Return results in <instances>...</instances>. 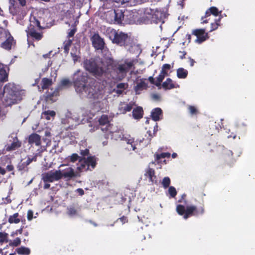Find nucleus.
Masks as SVG:
<instances>
[{
    "label": "nucleus",
    "mask_w": 255,
    "mask_h": 255,
    "mask_svg": "<svg viewBox=\"0 0 255 255\" xmlns=\"http://www.w3.org/2000/svg\"><path fill=\"white\" fill-rule=\"evenodd\" d=\"M61 179L60 170L51 171L44 174L42 179L44 182H53Z\"/></svg>",
    "instance_id": "1a4fd4ad"
},
{
    "label": "nucleus",
    "mask_w": 255,
    "mask_h": 255,
    "mask_svg": "<svg viewBox=\"0 0 255 255\" xmlns=\"http://www.w3.org/2000/svg\"><path fill=\"white\" fill-rule=\"evenodd\" d=\"M189 61L190 62V65L192 67L194 66V64L195 62V60L191 58V57H189Z\"/></svg>",
    "instance_id": "e2e57ef3"
},
{
    "label": "nucleus",
    "mask_w": 255,
    "mask_h": 255,
    "mask_svg": "<svg viewBox=\"0 0 255 255\" xmlns=\"http://www.w3.org/2000/svg\"><path fill=\"white\" fill-rule=\"evenodd\" d=\"M27 35L30 36L33 40L39 41L43 37L42 33L38 32L36 31L34 26L30 24L26 30Z\"/></svg>",
    "instance_id": "4468645a"
},
{
    "label": "nucleus",
    "mask_w": 255,
    "mask_h": 255,
    "mask_svg": "<svg viewBox=\"0 0 255 255\" xmlns=\"http://www.w3.org/2000/svg\"><path fill=\"white\" fill-rule=\"evenodd\" d=\"M77 192L79 194V195L82 196L84 194V191L82 188H78L77 189Z\"/></svg>",
    "instance_id": "13d9d810"
},
{
    "label": "nucleus",
    "mask_w": 255,
    "mask_h": 255,
    "mask_svg": "<svg viewBox=\"0 0 255 255\" xmlns=\"http://www.w3.org/2000/svg\"><path fill=\"white\" fill-rule=\"evenodd\" d=\"M15 252L19 255H29L31 251L28 248L22 246L16 249Z\"/></svg>",
    "instance_id": "bb28decb"
},
{
    "label": "nucleus",
    "mask_w": 255,
    "mask_h": 255,
    "mask_svg": "<svg viewBox=\"0 0 255 255\" xmlns=\"http://www.w3.org/2000/svg\"><path fill=\"white\" fill-rule=\"evenodd\" d=\"M28 142L29 144L34 143L37 146L41 144V137L37 133H32L28 138Z\"/></svg>",
    "instance_id": "aec40b11"
},
{
    "label": "nucleus",
    "mask_w": 255,
    "mask_h": 255,
    "mask_svg": "<svg viewBox=\"0 0 255 255\" xmlns=\"http://www.w3.org/2000/svg\"><path fill=\"white\" fill-rule=\"evenodd\" d=\"M67 214L69 216H75L77 214V211L74 207L70 206L67 208Z\"/></svg>",
    "instance_id": "79ce46f5"
},
{
    "label": "nucleus",
    "mask_w": 255,
    "mask_h": 255,
    "mask_svg": "<svg viewBox=\"0 0 255 255\" xmlns=\"http://www.w3.org/2000/svg\"><path fill=\"white\" fill-rule=\"evenodd\" d=\"M147 87V84L145 82L141 81L136 85L135 88V90L136 91H137L146 89Z\"/></svg>",
    "instance_id": "f704fd0d"
},
{
    "label": "nucleus",
    "mask_w": 255,
    "mask_h": 255,
    "mask_svg": "<svg viewBox=\"0 0 255 255\" xmlns=\"http://www.w3.org/2000/svg\"><path fill=\"white\" fill-rule=\"evenodd\" d=\"M6 169L8 171H12L13 169H14V167L11 164H9V165H7L6 166Z\"/></svg>",
    "instance_id": "052dcab7"
},
{
    "label": "nucleus",
    "mask_w": 255,
    "mask_h": 255,
    "mask_svg": "<svg viewBox=\"0 0 255 255\" xmlns=\"http://www.w3.org/2000/svg\"><path fill=\"white\" fill-rule=\"evenodd\" d=\"M37 160V154H35L32 157L30 158L28 157L26 161L24 162L25 163V165L27 166L29 165L32 161H36Z\"/></svg>",
    "instance_id": "49530a36"
},
{
    "label": "nucleus",
    "mask_w": 255,
    "mask_h": 255,
    "mask_svg": "<svg viewBox=\"0 0 255 255\" xmlns=\"http://www.w3.org/2000/svg\"><path fill=\"white\" fill-rule=\"evenodd\" d=\"M132 116L134 119H140L143 117V111L141 107H137L134 109L132 112Z\"/></svg>",
    "instance_id": "393cba45"
},
{
    "label": "nucleus",
    "mask_w": 255,
    "mask_h": 255,
    "mask_svg": "<svg viewBox=\"0 0 255 255\" xmlns=\"http://www.w3.org/2000/svg\"><path fill=\"white\" fill-rule=\"evenodd\" d=\"M90 78L88 73L80 70H77L73 75V83L76 91L81 92L88 84Z\"/></svg>",
    "instance_id": "20e7f679"
},
{
    "label": "nucleus",
    "mask_w": 255,
    "mask_h": 255,
    "mask_svg": "<svg viewBox=\"0 0 255 255\" xmlns=\"http://www.w3.org/2000/svg\"><path fill=\"white\" fill-rule=\"evenodd\" d=\"M133 104L131 103H129L126 104L125 106L121 107L120 108V110L121 111V113L123 114H125L127 112L130 111L132 109Z\"/></svg>",
    "instance_id": "2f4dec72"
},
{
    "label": "nucleus",
    "mask_w": 255,
    "mask_h": 255,
    "mask_svg": "<svg viewBox=\"0 0 255 255\" xmlns=\"http://www.w3.org/2000/svg\"><path fill=\"white\" fill-rule=\"evenodd\" d=\"M145 176L149 178V181L152 183H156V176L155 175V172L154 170L151 168H148L145 171Z\"/></svg>",
    "instance_id": "412c9836"
},
{
    "label": "nucleus",
    "mask_w": 255,
    "mask_h": 255,
    "mask_svg": "<svg viewBox=\"0 0 255 255\" xmlns=\"http://www.w3.org/2000/svg\"><path fill=\"white\" fill-rule=\"evenodd\" d=\"M21 243V240L19 238H16L13 241H10L9 245L11 247H17Z\"/></svg>",
    "instance_id": "37998d69"
},
{
    "label": "nucleus",
    "mask_w": 255,
    "mask_h": 255,
    "mask_svg": "<svg viewBox=\"0 0 255 255\" xmlns=\"http://www.w3.org/2000/svg\"><path fill=\"white\" fill-rule=\"evenodd\" d=\"M162 114V110L160 108H156L152 110L151 113V117L154 121L156 122L160 120V116Z\"/></svg>",
    "instance_id": "4be33fe9"
},
{
    "label": "nucleus",
    "mask_w": 255,
    "mask_h": 255,
    "mask_svg": "<svg viewBox=\"0 0 255 255\" xmlns=\"http://www.w3.org/2000/svg\"><path fill=\"white\" fill-rule=\"evenodd\" d=\"M33 212L32 210H29L27 212V218L29 221L33 219Z\"/></svg>",
    "instance_id": "864d4df0"
},
{
    "label": "nucleus",
    "mask_w": 255,
    "mask_h": 255,
    "mask_svg": "<svg viewBox=\"0 0 255 255\" xmlns=\"http://www.w3.org/2000/svg\"><path fill=\"white\" fill-rule=\"evenodd\" d=\"M112 64V59L104 60L99 56L86 59L83 62L85 70L98 79L106 76L110 72Z\"/></svg>",
    "instance_id": "f257e3e1"
},
{
    "label": "nucleus",
    "mask_w": 255,
    "mask_h": 255,
    "mask_svg": "<svg viewBox=\"0 0 255 255\" xmlns=\"http://www.w3.org/2000/svg\"><path fill=\"white\" fill-rule=\"evenodd\" d=\"M99 125L104 126H106L105 128H101V130L105 132L104 136L105 138L108 139L109 135L111 134H116L117 132H114L110 129L111 124L109 119V117L106 115H102L98 120Z\"/></svg>",
    "instance_id": "423d86ee"
},
{
    "label": "nucleus",
    "mask_w": 255,
    "mask_h": 255,
    "mask_svg": "<svg viewBox=\"0 0 255 255\" xmlns=\"http://www.w3.org/2000/svg\"><path fill=\"white\" fill-rule=\"evenodd\" d=\"M188 73V71L183 68H179L177 70V76L179 79L186 78Z\"/></svg>",
    "instance_id": "7c9ffc66"
},
{
    "label": "nucleus",
    "mask_w": 255,
    "mask_h": 255,
    "mask_svg": "<svg viewBox=\"0 0 255 255\" xmlns=\"http://www.w3.org/2000/svg\"><path fill=\"white\" fill-rule=\"evenodd\" d=\"M75 32H76L75 29H71L70 32L68 33V36L69 37H73L74 36V35L75 34Z\"/></svg>",
    "instance_id": "5fc2aeb1"
},
{
    "label": "nucleus",
    "mask_w": 255,
    "mask_h": 255,
    "mask_svg": "<svg viewBox=\"0 0 255 255\" xmlns=\"http://www.w3.org/2000/svg\"><path fill=\"white\" fill-rule=\"evenodd\" d=\"M60 174L61 179L64 178L66 180H70L77 176L74 169L71 167H68L62 171L60 170Z\"/></svg>",
    "instance_id": "2eb2a0df"
},
{
    "label": "nucleus",
    "mask_w": 255,
    "mask_h": 255,
    "mask_svg": "<svg viewBox=\"0 0 255 255\" xmlns=\"http://www.w3.org/2000/svg\"><path fill=\"white\" fill-rule=\"evenodd\" d=\"M111 14L114 17L115 22L118 24L122 23L124 18V14L122 10L115 9Z\"/></svg>",
    "instance_id": "a211bd4d"
},
{
    "label": "nucleus",
    "mask_w": 255,
    "mask_h": 255,
    "mask_svg": "<svg viewBox=\"0 0 255 255\" xmlns=\"http://www.w3.org/2000/svg\"><path fill=\"white\" fill-rule=\"evenodd\" d=\"M6 35V39L4 42L1 43L0 46L5 50H10L12 47H15L16 41L9 32H8Z\"/></svg>",
    "instance_id": "ddd939ff"
},
{
    "label": "nucleus",
    "mask_w": 255,
    "mask_h": 255,
    "mask_svg": "<svg viewBox=\"0 0 255 255\" xmlns=\"http://www.w3.org/2000/svg\"><path fill=\"white\" fill-rule=\"evenodd\" d=\"M148 80L152 84H155L156 82H155V81H154V78H153V77L152 76H150L148 78Z\"/></svg>",
    "instance_id": "0e129e2a"
},
{
    "label": "nucleus",
    "mask_w": 255,
    "mask_h": 255,
    "mask_svg": "<svg viewBox=\"0 0 255 255\" xmlns=\"http://www.w3.org/2000/svg\"><path fill=\"white\" fill-rule=\"evenodd\" d=\"M166 76V75L160 72L159 75L157 77V80L155 85L156 86H159Z\"/></svg>",
    "instance_id": "a19ab883"
},
{
    "label": "nucleus",
    "mask_w": 255,
    "mask_h": 255,
    "mask_svg": "<svg viewBox=\"0 0 255 255\" xmlns=\"http://www.w3.org/2000/svg\"><path fill=\"white\" fill-rule=\"evenodd\" d=\"M0 173L2 175H4L5 173V170L4 168L0 166Z\"/></svg>",
    "instance_id": "338daca9"
},
{
    "label": "nucleus",
    "mask_w": 255,
    "mask_h": 255,
    "mask_svg": "<svg viewBox=\"0 0 255 255\" xmlns=\"http://www.w3.org/2000/svg\"><path fill=\"white\" fill-rule=\"evenodd\" d=\"M53 95H54V93H46V100L48 101L49 100H50L51 98L52 97H53Z\"/></svg>",
    "instance_id": "4d7b16f0"
},
{
    "label": "nucleus",
    "mask_w": 255,
    "mask_h": 255,
    "mask_svg": "<svg viewBox=\"0 0 255 255\" xmlns=\"http://www.w3.org/2000/svg\"><path fill=\"white\" fill-rule=\"evenodd\" d=\"M77 153H73L71 156L67 157V159L71 162L74 163L76 161L78 160L80 158Z\"/></svg>",
    "instance_id": "e433bc0d"
},
{
    "label": "nucleus",
    "mask_w": 255,
    "mask_h": 255,
    "mask_svg": "<svg viewBox=\"0 0 255 255\" xmlns=\"http://www.w3.org/2000/svg\"><path fill=\"white\" fill-rule=\"evenodd\" d=\"M8 222L10 224H18L20 222L19 215L18 213H15L9 217Z\"/></svg>",
    "instance_id": "c85d7f7f"
},
{
    "label": "nucleus",
    "mask_w": 255,
    "mask_h": 255,
    "mask_svg": "<svg viewBox=\"0 0 255 255\" xmlns=\"http://www.w3.org/2000/svg\"><path fill=\"white\" fill-rule=\"evenodd\" d=\"M53 84L52 80L47 78H43L40 83L42 90L49 88Z\"/></svg>",
    "instance_id": "a878e982"
},
{
    "label": "nucleus",
    "mask_w": 255,
    "mask_h": 255,
    "mask_svg": "<svg viewBox=\"0 0 255 255\" xmlns=\"http://www.w3.org/2000/svg\"><path fill=\"white\" fill-rule=\"evenodd\" d=\"M152 98L153 99L155 100L156 101H158L160 99V96L156 94H154L152 95Z\"/></svg>",
    "instance_id": "bf43d9fd"
},
{
    "label": "nucleus",
    "mask_w": 255,
    "mask_h": 255,
    "mask_svg": "<svg viewBox=\"0 0 255 255\" xmlns=\"http://www.w3.org/2000/svg\"><path fill=\"white\" fill-rule=\"evenodd\" d=\"M162 86L163 88L166 90H170L177 87L176 84L173 83L172 80L170 78L166 79L165 81L162 83ZM177 87H178V86H177Z\"/></svg>",
    "instance_id": "5701e85b"
},
{
    "label": "nucleus",
    "mask_w": 255,
    "mask_h": 255,
    "mask_svg": "<svg viewBox=\"0 0 255 255\" xmlns=\"http://www.w3.org/2000/svg\"><path fill=\"white\" fill-rule=\"evenodd\" d=\"M23 228H24V226H21L19 229L16 230L15 232H12L10 236L12 237H14L15 236L17 235L18 234H21L22 233Z\"/></svg>",
    "instance_id": "de8ad7c7"
},
{
    "label": "nucleus",
    "mask_w": 255,
    "mask_h": 255,
    "mask_svg": "<svg viewBox=\"0 0 255 255\" xmlns=\"http://www.w3.org/2000/svg\"><path fill=\"white\" fill-rule=\"evenodd\" d=\"M45 135L47 137H50L51 136V133L50 131L46 130L45 131Z\"/></svg>",
    "instance_id": "774afa93"
},
{
    "label": "nucleus",
    "mask_w": 255,
    "mask_h": 255,
    "mask_svg": "<svg viewBox=\"0 0 255 255\" xmlns=\"http://www.w3.org/2000/svg\"><path fill=\"white\" fill-rule=\"evenodd\" d=\"M134 64L132 61H126L124 63L119 64L116 67L117 72L125 76L127 73L132 69Z\"/></svg>",
    "instance_id": "f8f14e48"
},
{
    "label": "nucleus",
    "mask_w": 255,
    "mask_h": 255,
    "mask_svg": "<svg viewBox=\"0 0 255 255\" xmlns=\"http://www.w3.org/2000/svg\"><path fill=\"white\" fill-rule=\"evenodd\" d=\"M56 116V113L54 111L47 110L43 112L41 114V118L47 121L54 119Z\"/></svg>",
    "instance_id": "b1692460"
},
{
    "label": "nucleus",
    "mask_w": 255,
    "mask_h": 255,
    "mask_svg": "<svg viewBox=\"0 0 255 255\" xmlns=\"http://www.w3.org/2000/svg\"><path fill=\"white\" fill-rule=\"evenodd\" d=\"M170 153L168 152H163L160 154H156L155 155V160L158 163L159 162V160L161 158H164L165 157H169Z\"/></svg>",
    "instance_id": "473e14b6"
},
{
    "label": "nucleus",
    "mask_w": 255,
    "mask_h": 255,
    "mask_svg": "<svg viewBox=\"0 0 255 255\" xmlns=\"http://www.w3.org/2000/svg\"><path fill=\"white\" fill-rule=\"evenodd\" d=\"M78 165L77 169L79 172L87 171L89 169L85 157L80 158Z\"/></svg>",
    "instance_id": "6ab92c4d"
},
{
    "label": "nucleus",
    "mask_w": 255,
    "mask_h": 255,
    "mask_svg": "<svg viewBox=\"0 0 255 255\" xmlns=\"http://www.w3.org/2000/svg\"><path fill=\"white\" fill-rule=\"evenodd\" d=\"M128 87V84L125 83H119L117 85V88L119 89L123 90L126 89Z\"/></svg>",
    "instance_id": "09e8293b"
},
{
    "label": "nucleus",
    "mask_w": 255,
    "mask_h": 255,
    "mask_svg": "<svg viewBox=\"0 0 255 255\" xmlns=\"http://www.w3.org/2000/svg\"><path fill=\"white\" fill-rule=\"evenodd\" d=\"M70 81L69 79H64L61 80L60 82V86L61 87H66L68 86L70 84Z\"/></svg>",
    "instance_id": "8fccbe9b"
},
{
    "label": "nucleus",
    "mask_w": 255,
    "mask_h": 255,
    "mask_svg": "<svg viewBox=\"0 0 255 255\" xmlns=\"http://www.w3.org/2000/svg\"><path fill=\"white\" fill-rule=\"evenodd\" d=\"M71 44V41L69 40L67 43H66L64 46V52L66 53H68L69 50V47L70 46Z\"/></svg>",
    "instance_id": "3c124183"
},
{
    "label": "nucleus",
    "mask_w": 255,
    "mask_h": 255,
    "mask_svg": "<svg viewBox=\"0 0 255 255\" xmlns=\"http://www.w3.org/2000/svg\"><path fill=\"white\" fill-rule=\"evenodd\" d=\"M18 170L20 171H28L27 165H25V163L24 162L19 163L17 166Z\"/></svg>",
    "instance_id": "a18cd8bd"
},
{
    "label": "nucleus",
    "mask_w": 255,
    "mask_h": 255,
    "mask_svg": "<svg viewBox=\"0 0 255 255\" xmlns=\"http://www.w3.org/2000/svg\"><path fill=\"white\" fill-rule=\"evenodd\" d=\"M80 153L82 156H87L89 154L90 151L88 149L86 148L84 150H81Z\"/></svg>",
    "instance_id": "603ef678"
},
{
    "label": "nucleus",
    "mask_w": 255,
    "mask_h": 255,
    "mask_svg": "<svg viewBox=\"0 0 255 255\" xmlns=\"http://www.w3.org/2000/svg\"><path fill=\"white\" fill-rule=\"evenodd\" d=\"M168 194L171 198H175L177 195V191L173 186H170L168 190Z\"/></svg>",
    "instance_id": "4c0bfd02"
},
{
    "label": "nucleus",
    "mask_w": 255,
    "mask_h": 255,
    "mask_svg": "<svg viewBox=\"0 0 255 255\" xmlns=\"http://www.w3.org/2000/svg\"><path fill=\"white\" fill-rule=\"evenodd\" d=\"M120 221L123 222V223H125L126 222H128V219L127 217L123 216L119 219Z\"/></svg>",
    "instance_id": "680f3d73"
},
{
    "label": "nucleus",
    "mask_w": 255,
    "mask_h": 255,
    "mask_svg": "<svg viewBox=\"0 0 255 255\" xmlns=\"http://www.w3.org/2000/svg\"><path fill=\"white\" fill-rule=\"evenodd\" d=\"M179 52V53L181 54V55H180V58L181 59H184L185 58V55L187 54V52L185 51H180Z\"/></svg>",
    "instance_id": "6e6d98bb"
},
{
    "label": "nucleus",
    "mask_w": 255,
    "mask_h": 255,
    "mask_svg": "<svg viewBox=\"0 0 255 255\" xmlns=\"http://www.w3.org/2000/svg\"><path fill=\"white\" fill-rule=\"evenodd\" d=\"M177 213L183 216L184 219H187L191 216L199 217L205 213L204 206L203 205L199 207L195 205H188L185 207L183 205H177L176 208Z\"/></svg>",
    "instance_id": "7ed1b4c3"
},
{
    "label": "nucleus",
    "mask_w": 255,
    "mask_h": 255,
    "mask_svg": "<svg viewBox=\"0 0 255 255\" xmlns=\"http://www.w3.org/2000/svg\"><path fill=\"white\" fill-rule=\"evenodd\" d=\"M114 38L112 42L120 46H125L126 45L127 41L128 39L127 34L123 32H118L115 30L114 31Z\"/></svg>",
    "instance_id": "9d476101"
},
{
    "label": "nucleus",
    "mask_w": 255,
    "mask_h": 255,
    "mask_svg": "<svg viewBox=\"0 0 255 255\" xmlns=\"http://www.w3.org/2000/svg\"><path fill=\"white\" fill-rule=\"evenodd\" d=\"M219 14V9L215 6H211L208 8L205 12L204 16H202L201 20H203V23H206L208 22V20L204 19L205 18L210 16L211 14L214 16H218Z\"/></svg>",
    "instance_id": "f3484780"
},
{
    "label": "nucleus",
    "mask_w": 255,
    "mask_h": 255,
    "mask_svg": "<svg viewBox=\"0 0 255 255\" xmlns=\"http://www.w3.org/2000/svg\"><path fill=\"white\" fill-rule=\"evenodd\" d=\"M11 84H7L4 87L3 95L2 102L5 107L10 106L17 103L16 93L12 90H10Z\"/></svg>",
    "instance_id": "39448f33"
},
{
    "label": "nucleus",
    "mask_w": 255,
    "mask_h": 255,
    "mask_svg": "<svg viewBox=\"0 0 255 255\" xmlns=\"http://www.w3.org/2000/svg\"><path fill=\"white\" fill-rule=\"evenodd\" d=\"M81 92L78 93L88 98L93 99H101L103 97V88L100 83L95 80H92L88 85L83 88Z\"/></svg>",
    "instance_id": "f03ea898"
},
{
    "label": "nucleus",
    "mask_w": 255,
    "mask_h": 255,
    "mask_svg": "<svg viewBox=\"0 0 255 255\" xmlns=\"http://www.w3.org/2000/svg\"><path fill=\"white\" fill-rule=\"evenodd\" d=\"M20 146L21 142L16 138L10 145L7 146L6 150L7 151L14 150Z\"/></svg>",
    "instance_id": "cd10ccee"
},
{
    "label": "nucleus",
    "mask_w": 255,
    "mask_h": 255,
    "mask_svg": "<svg viewBox=\"0 0 255 255\" xmlns=\"http://www.w3.org/2000/svg\"><path fill=\"white\" fill-rule=\"evenodd\" d=\"M8 242V234L5 232H0V245Z\"/></svg>",
    "instance_id": "72a5a7b5"
},
{
    "label": "nucleus",
    "mask_w": 255,
    "mask_h": 255,
    "mask_svg": "<svg viewBox=\"0 0 255 255\" xmlns=\"http://www.w3.org/2000/svg\"><path fill=\"white\" fill-rule=\"evenodd\" d=\"M170 183H171V181H170V179L169 178V177H165L163 180H162V185L163 186V187L166 189L168 187H169V185L170 184Z\"/></svg>",
    "instance_id": "ea45409f"
},
{
    "label": "nucleus",
    "mask_w": 255,
    "mask_h": 255,
    "mask_svg": "<svg viewBox=\"0 0 255 255\" xmlns=\"http://www.w3.org/2000/svg\"><path fill=\"white\" fill-rule=\"evenodd\" d=\"M171 67V65L169 64H164L162 65L160 72L167 76V71L170 69Z\"/></svg>",
    "instance_id": "58836bf2"
},
{
    "label": "nucleus",
    "mask_w": 255,
    "mask_h": 255,
    "mask_svg": "<svg viewBox=\"0 0 255 255\" xmlns=\"http://www.w3.org/2000/svg\"><path fill=\"white\" fill-rule=\"evenodd\" d=\"M188 110L190 114L192 115H197L198 113L197 108L193 106H188Z\"/></svg>",
    "instance_id": "c03bdc74"
},
{
    "label": "nucleus",
    "mask_w": 255,
    "mask_h": 255,
    "mask_svg": "<svg viewBox=\"0 0 255 255\" xmlns=\"http://www.w3.org/2000/svg\"><path fill=\"white\" fill-rule=\"evenodd\" d=\"M122 139L125 141L127 144L126 146V149L128 151L135 150L136 148V141H134V139L133 137H131L130 136L128 137L123 136Z\"/></svg>",
    "instance_id": "dca6fc26"
},
{
    "label": "nucleus",
    "mask_w": 255,
    "mask_h": 255,
    "mask_svg": "<svg viewBox=\"0 0 255 255\" xmlns=\"http://www.w3.org/2000/svg\"><path fill=\"white\" fill-rule=\"evenodd\" d=\"M93 46L96 50H103L105 47L104 39L100 37L98 33H95L91 38Z\"/></svg>",
    "instance_id": "9b49d317"
},
{
    "label": "nucleus",
    "mask_w": 255,
    "mask_h": 255,
    "mask_svg": "<svg viewBox=\"0 0 255 255\" xmlns=\"http://www.w3.org/2000/svg\"><path fill=\"white\" fill-rule=\"evenodd\" d=\"M86 160L88 165L89 168L90 166H91L92 169H94L96 167L97 162L96 157L94 156H88L86 158Z\"/></svg>",
    "instance_id": "c756f323"
},
{
    "label": "nucleus",
    "mask_w": 255,
    "mask_h": 255,
    "mask_svg": "<svg viewBox=\"0 0 255 255\" xmlns=\"http://www.w3.org/2000/svg\"><path fill=\"white\" fill-rule=\"evenodd\" d=\"M115 91L117 94L121 95L123 93L124 90L118 89L117 90H115Z\"/></svg>",
    "instance_id": "69168bd1"
},
{
    "label": "nucleus",
    "mask_w": 255,
    "mask_h": 255,
    "mask_svg": "<svg viewBox=\"0 0 255 255\" xmlns=\"http://www.w3.org/2000/svg\"><path fill=\"white\" fill-rule=\"evenodd\" d=\"M220 21L221 18H219L217 19H216L215 22L212 23L211 24V30L210 31H212L216 30L218 28L219 26L220 25Z\"/></svg>",
    "instance_id": "c9c22d12"
},
{
    "label": "nucleus",
    "mask_w": 255,
    "mask_h": 255,
    "mask_svg": "<svg viewBox=\"0 0 255 255\" xmlns=\"http://www.w3.org/2000/svg\"><path fill=\"white\" fill-rule=\"evenodd\" d=\"M192 34L196 37L195 41L196 43L201 44L209 38L208 33L206 32L203 28L195 29L192 31Z\"/></svg>",
    "instance_id": "6e6552de"
},
{
    "label": "nucleus",
    "mask_w": 255,
    "mask_h": 255,
    "mask_svg": "<svg viewBox=\"0 0 255 255\" xmlns=\"http://www.w3.org/2000/svg\"><path fill=\"white\" fill-rule=\"evenodd\" d=\"M19 5L23 7L26 5V0H18ZM9 10L10 13L12 15L20 14L22 11L21 7L17 3V0H9Z\"/></svg>",
    "instance_id": "0eeeda50"
}]
</instances>
